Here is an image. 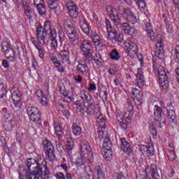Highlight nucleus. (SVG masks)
I'll return each instance as SVG.
<instances>
[{"label":"nucleus","mask_w":179,"mask_h":179,"mask_svg":"<svg viewBox=\"0 0 179 179\" xmlns=\"http://www.w3.org/2000/svg\"><path fill=\"white\" fill-rule=\"evenodd\" d=\"M43 162H44V159L41 157H39L37 160L31 158L27 160V170L29 173L28 179H40L41 177H43V175L47 176V166H44ZM43 167L45 169V172H43Z\"/></svg>","instance_id":"1"},{"label":"nucleus","mask_w":179,"mask_h":179,"mask_svg":"<svg viewBox=\"0 0 179 179\" xmlns=\"http://www.w3.org/2000/svg\"><path fill=\"white\" fill-rule=\"evenodd\" d=\"M42 32L48 33L51 41L50 48L53 52H57L58 50V41L57 40V30L51 28L50 21H46Z\"/></svg>","instance_id":"2"},{"label":"nucleus","mask_w":179,"mask_h":179,"mask_svg":"<svg viewBox=\"0 0 179 179\" xmlns=\"http://www.w3.org/2000/svg\"><path fill=\"white\" fill-rule=\"evenodd\" d=\"M64 29L66 30V34L70 43L72 45H76L79 43V36H78V31L73 27V24H72L69 19L64 20Z\"/></svg>","instance_id":"3"},{"label":"nucleus","mask_w":179,"mask_h":179,"mask_svg":"<svg viewBox=\"0 0 179 179\" xmlns=\"http://www.w3.org/2000/svg\"><path fill=\"white\" fill-rule=\"evenodd\" d=\"M80 155L83 156L85 160H87L89 163H93V155L92 154V147L90 144L86 141H83L80 143Z\"/></svg>","instance_id":"4"},{"label":"nucleus","mask_w":179,"mask_h":179,"mask_svg":"<svg viewBox=\"0 0 179 179\" xmlns=\"http://www.w3.org/2000/svg\"><path fill=\"white\" fill-rule=\"evenodd\" d=\"M27 111L30 121L34 122L36 125H38V127H40L42 122L40 110H38V108L36 107H28Z\"/></svg>","instance_id":"5"},{"label":"nucleus","mask_w":179,"mask_h":179,"mask_svg":"<svg viewBox=\"0 0 179 179\" xmlns=\"http://www.w3.org/2000/svg\"><path fill=\"white\" fill-rule=\"evenodd\" d=\"M155 120L158 124L159 128H163L166 124V119L164 118V113L160 106L155 105L154 110Z\"/></svg>","instance_id":"6"},{"label":"nucleus","mask_w":179,"mask_h":179,"mask_svg":"<svg viewBox=\"0 0 179 179\" xmlns=\"http://www.w3.org/2000/svg\"><path fill=\"white\" fill-rule=\"evenodd\" d=\"M92 48H93V47L92 46V42L87 41L86 39H84L81 42V44L80 45V50L83 57H85V58H86L87 59H90V58H92Z\"/></svg>","instance_id":"7"},{"label":"nucleus","mask_w":179,"mask_h":179,"mask_svg":"<svg viewBox=\"0 0 179 179\" xmlns=\"http://www.w3.org/2000/svg\"><path fill=\"white\" fill-rule=\"evenodd\" d=\"M43 147L45 149V155L47 156L50 162H52L55 159V149H54V145L49 140L45 139L43 142Z\"/></svg>","instance_id":"8"},{"label":"nucleus","mask_w":179,"mask_h":179,"mask_svg":"<svg viewBox=\"0 0 179 179\" xmlns=\"http://www.w3.org/2000/svg\"><path fill=\"white\" fill-rule=\"evenodd\" d=\"M1 51L4 52L7 59H10L11 62H13L15 59H16L15 51L10 48V45L8 41H3L1 43Z\"/></svg>","instance_id":"9"},{"label":"nucleus","mask_w":179,"mask_h":179,"mask_svg":"<svg viewBox=\"0 0 179 179\" xmlns=\"http://www.w3.org/2000/svg\"><path fill=\"white\" fill-rule=\"evenodd\" d=\"M108 38L113 44H122L124 42V35L120 33L113 31V32L108 34Z\"/></svg>","instance_id":"10"},{"label":"nucleus","mask_w":179,"mask_h":179,"mask_svg":"<svg viewBox=\"0 0 179 179\" xmlns=\"http://www.w3.org/2000/svg\"><path fill=\"white\" fill-rule=\"evenodd\" d=\"M116 27L120 29L122 31H124L125 34H128L129 36H136V34H138V31L135 28L131 27V25L127 22H121Z\"/></svg>","instance_id":"11"},{"label":"nucleus","mask_w":179,"mask_h":179,"mask_svg":"<svg viewBox=\"0 0 179 179\" xmlns=\"http://www.w3.org/2000/svg\"><path fill=\"white\" fill-rule=\"evenodd\" d=\"M162 38L160 34L155 35V38L154 42H157V43L155 45L156 49L155 51V54L156 57H158L159 58L162 57L164 51L163 43H162Z\"/></svg>","instance_id":"12"},{"label":"nucleus","mask_w":179,"mask_h":179,"mask_svg":"<svg viewBox=\"0 0 179 179\" xmlns=\"http://www.w3.org/2000/svg\"><path fill=\"white\" fill-rule=\"evenodd\" d=\"M158 76L162 84L169 85V78H170V72H166L164 67L160 66L158 68Z\"/></svg>","instance_id":"13"},{"label":"nucleus","mask_w":179,"mask_h":179,"mask_svg":"<svg viewBox=\"0 0 179 179\" xmlns=\"http://www.w3.org/2000/svg\"><path fill=\"white\" fill-rule=\"evenodd\" d=\"M78 23L83 33H85L87 36H89V34H90V29L89 28V24L87 23L86 18L83 16H79Z\"/></svg>","instance_id":"14"},{"label":"nucleus","mask_w":179,"mask_h":179,"mask_svg":"<svg viewBox=\"0 0 179 179\" xmlns=\"http://www.w3.org/2000/svg\"><path fill=\"white\" fill-rule=\"evenodd\" d=\"M168 111V120L170 124H176L177 122V117H176V110L172 104H169L166 107Z\"/></svg>","instance_id":"15"},{"label":"nucleus","mask_w":179,"mask_h":179,"mask_svg":"<svg viewBox=\"0 0 179 179\" xmlns=\"http://www.w3.org/2000/svg\"><path fill=\"white\" fill-rule=\"evenodd\" d=\"M124 47L127 48L128 55H129V54L136 55L138 52V45H136V43L128 40L124 43Z\"/></svg>","instance_id":"16"},{"label":"nucleus","mask_w":179,"mask_h":179,"mask_svg":"<svg viewBox=\"0 0 179 179\" xmlns=\"http://www.w3.org/2000/svg\"><path fill=\"white\" fill-rule=\"evenodd\" d=\"M132 115H134V106L132 103H129L126 104L124 114H122L120 116L127 118L128 122H130L129 118L131 119Z\"/></svg>","instance_id":"17"},{"label":"nucleus","mask_w":179,"mask_h":179,"mask_svg":"<svg viewBox=\"0 0 179 179\" xmlns=\"http://www.w3.org/2000/svg\"><path fill=\"white\" fill-rule=\"evenodd\" d=\"M117 120L120 123V127L122 129H123V131H125V129H128V125H129L131 122V118H129L130 122H128V118H125L124 117L121 115L117 116Z\"/></svg>","instance_id":"18"},{"label":"nucleus","mask_w":179,"mask_h":179,"mask_svg":"<svg viewBox=\"0 0 179 179\" xmlns=\"http://www.w3.org/2000/svg\"><path fill=\"white\" fill-rule=\"evenodd\" d=\"M120 141L122 143V150L124 152V153L129 155V153L132 152V149L131 148V143L127 141L126 138H120Z\"/></svg>","instance_id":"19"},{"label":"nucleus","mask_w":179,"mask_h":179,"mask_svg":"<svg viewBox=\"0 0 179 179\" xmlns=\"http://www.w3.org/2000/svg\"><path fill=\"white\" fill-rule=\"evenodd\" d=\"M91 38L96 47H101L103 45V43L101 41V38H100V36L99 34H97V32L95 31H92L91 32Z\"/></svg>","instance_id":"20"},{"label":"nucleus","mask_w":179,"mask_h":179,"mask_svg":"<svg viewBox=\"0 0 179 179\" xmlns=\"http://www.w3.org/2000/svg\"><path fill=\"white\" fill-rule=\"evenodd\" d=\"M33 44L38 50L39 57L40 58H44V55L45 54V50L44 49V47L43 46V44H41V42H38L37 41H33Z\"/></svg>","instance_id":"21"},{"label":"nucleus","mask_w":179,"mask_h":179,"mask_svg":"<svg viewBox=\"0 0 179 179\" xmlns=\"http://www.w3.org/2000/svg\"><path fill=\"white\" fill-rule=\"evenodd\" d=\"M145 31L148 35L149 38H150L151 41H155V38H156V34L153 31V28H152V25L149 22L145 23Z\"/></svg>","instance_id":"22"},{"label":"nucleus","mask_w":179,"mask_h":179,"mask_svg":"<svg viewBox=\"0 0 179 179\" xmlns=\"http://www.w3.org/2000/svg\"><path fill=\"white\" fill-rule=\"evenodd\" d=\"M109 16L116 27L121 23V20L120 19L119 13L117 10L111 13Z\"/></svg>","instance_id":"23"},{"label":"nucleus","mask_w":179,"mask_h":179,"mask_svg":"<svg viewBox=\"0 0 179 179\" xmlns=\"http://www.w3.org/2000/svg\"><path fill=\"white\" fill-rule=\"evenodd\" d=\"M120 15H122V16H124V17H130L133 19L134 22H136V17L135 16L134 13L131 12L127 8H123L120 12Z\"/></svg>","instance_id":"24"},{"label":"nucleus","mask_w":179,"mask_h":179,"mask_svg":"<svg viewBox=\"0 0 179 179\" xmlns=\"http://www.w3.org/2000/svg\"><path fill=\"white\" fill-rule=\"evenodd\" d=\"M39 42L43 43V44L44 45H45V44H48V43H50V40H51L50 38V34L48 32H43L41 35V36H39V38L38 39Z\"/></svg>","instance_id":"25"},{"label":"nucleus","mask_w":179,"mask_h":179,"mask_svg":"<svg viewBox=\"0 0 179 179\" xmlns=\"http://www.w3.org/2000/svg\"><path fill=\"white\" fill-rule=\"evenodd\" d=\"M69 55H71V52H64L63 50H62L60 52V54L59 55L60 59H62V62L65 63L66 64H69V62H71L70 59H69Z\"/></svg>","instance_id":"26"},{"label":"nucleus","mask_w":179,"mask_h":179,"mask_svg":"<svg viewBox=\"0 0 179 179\" xmlns=\"http://www.w3.org/2000/svg\"><path fill=\"white\" fill-rule=\"evenodd\" d=\"M77 71L78 72H80V73H87L89 72V66L85 63L78 62Z\"/></svg>","instance_id":"27"},{"label":"nucleus","mask_w":179,"mask_h":179,"mask_svg":"<svg viewBox=\"0 0 179 179\" xmlns=\"http://www.w3.org/2000/svg\"><path fill=\"white\" fill-rule=\"evenodd\" d=\"M48 5L50 10H55V13H57V8L59 5V1L58 0H48Z\"/></svg>","instance_id":"28"},{"label":"nucleus","mask_w":179,"mask_h":179,"mask_svg":"<svg viewBox=\"0 0 179 179\" xmlns=\"http://www.w3.org/2000/svg\"><path fill=\"white\" fill-rule=\"evenodd\" d=\"M104 129H106V124H99L96 133V136H98V139L99 141H101V139H103L104 137Z\"/></svg>","instance_id":"29"},{"label":"nucleus","mask_w":179,"mask_h":179,"mask_svg":"<svg viewBox=\"0 0 179 179\" xmlns=\"http://www.w3.org/2000/svg\"><path fill=\"white\" fill-rule=\"evenodd\" d=\"M84 174L83 176L85 179H90L92 176H93V171H92V168L90 166H85Z\"/></svg>","instance_id":"30"},{"label":"nucleus","mask_w":179,"mask_h":179,"mask_svg":"<svg viewBox=\"0 0 179 179\" xmlns=\"http://www.w3.org/2000/svg\"><path fill=\"white\" fill-rule=\"evenodd\" d=\"M110 58L114 61H118L121 56L120 55V52L117 51V50L113 49L111 52L109 53Z\"/></svg>","instance_id":"31"},{"label":"nucleus","mask_w":179,"mask_h":179,"mask_svg":"<svg viewBox=\"0 0 179 179\" xmlns=\"http://www.w3.org/2000/svg\"><path fill=\"white\" fill-rule=\"evenodd\" d=\"M72 129H73V134L76 136H79V135H80V134H82V128H80V127H79L78 124H76V123H73L72 125Z\"/></svg>","instance_id":"32"},{"label":"nucleus","mask_w":179,"mask_h":179,"mask_svg":"<svg viewBox=\"0 0 179 179\" xmlns=\"http://www.w3.org/2000/svg\"><path fill=\"white\" fill-rule=\"evenodd\" d=\"M6 93H8L6 85H3V83H0V99L6 97Z\"/></svg>","instance_id":"33"},{"label":"nucleus","mask_w":179,"mask_h":179,"mask_svg":"<svg viewBox=\"0 0 179 179\" xmlns=\"http://www.w3.org/2000/svg\"><path fill=\"white\" fill-rule=\"evenodd\" d=\"M69 13L71 17H73L74 19H76V17L79 16V11L78 10L77 7H73V8H70L69 10Z\"/></svg>","instance_id":"34"},{"label":"nucleus","mask_w":179,"mask_h":179,"mask_svg":"<svg viewBox=\"0 0 179 179\" xmlns=\"http://www.w3.org/2000/svg\"><path fill=\"white\" fill-rule=\"evenodd\" d=\"M113 149H105L104 153H103V157L108 162L111 160V157L113 156Z\"/></svg>","instance_id":"35"},{"label":"nucleus","mask_w":179,"mask_h":179,"mask_svg":"<svg viewBox=\"0 0 179 179\" xmlns=\"http://www.w3.org/2000/svg\"><path fill=\"white\" fill-rule=\"evenodd\" d=\"M103 148L104 149H113V143L108 138H105L103 143Z\"/></svg>","instance_id":"36"},{"label":"nucleus","mask_w":179,"mask_h":179,"mask_svg":"<svg viewBox=\"0 0 179 179\" xmlns=\"http://www.w3.org/2000/svg\"><path fill=\"white\" fill-rule=\"evenodd\" d=\"M54 127L56 135H57L59 138H62V128L59 124L55 123Z\"/></svg>","instance_id":"37"},{"label":"nucleus","mask_w":179,"mask_h":179,"mask_svg":"<svg viewBox=\"0 0 179 179\" xmlns=\"http://www.w3.org/2000/svg\"><path fill=\"white\" fill-rule=\"evenodd\" d=\"M24 10V13L27 17L30 20L33 16L34 15V10L31 9V7H29L28 8H25Z\"/></svg>","instance_id":"38"},{"label":"nucleus","mask_w":179,"mask_h":179,"mask_svg":"<svg viewBox=\"0 0 179 179\" xmlns=\"http://www.w3.org/2000/svg\"><path fill=\"white\" fill-rule=\"evenodd\" d=\"M95 170L97 173V178H104V173H103L101 166H100L99 165H96L95 166Z\"/></svg>","instance_id":"39"},{"label":"nucleus","mask_w":179,"mask_h":179,"mask_svg":"<svg viewBox=\"0 0 179 179\" xmlns=\"http://www.w3.org/2000/svg\"><path fill=\"white\" fill-rule=\"evenodd\" d=\"M13 110L15 113H19L22 110V103L20 101L14 102L13 106Z\"/></svg>","instance_id":"40"},{"label":"nucleus","mask_w":179,"mask_h":179,"mask_svg":"<svg viewBox=\"0 0 179 179\" xmlns=\"http://www.w3.org/2000/svg\"><path fill=\"white\" fill-rule=\"evenodd\" d=\"M61 94H63V96H64V100L67 103H71L72 101V100H73V97L70 96L69 94H68V92H66V91H61Z\"/></svg>","instance_id":"41"},{"label":"nucleus","mask_w":179,"mask_h":179,"mask_svg":"<svg viewBox=\"0 0 179 179\" xmlns=\"http://www.w3.org/2000/svg\"><path fill=\"white\" fill-rule=\"evenodd\" d=\"M36 8L39 15H44L45 13V4L44 3L36 6Z\"/></svg>","instance_id":"42"},{"label":"nucleus","mask_w":179,"mask_h":179,"mask_svg":"<svg viewBox=\"0 0 179 179\" xmlns=\"http://www.w3.org/2000/svg\"><path fill=\"white\" fill-rule=\"evenodd\" d=\"M106 26L108 34V33H113V31H115L113 28V26H111V22H110V20L108 19H106Z\"/></svg>","instance_id":"43"},{"label":"nucleus","mask_w":179,"mask_h":179,"mask_svg":"<svg viewBox=\"0 0 179 179\" xmlns=\"http://www.w3.org/2000/svg\"><path fill=\"white\" fill-rule=\"evenodd\" d=\"M155 153V148L153 145H148V150L145 152V156L147 157H150V156H153V154Z\"/></svg>","instance_id":"44"},{"label":"nucleus","mask_w":179,"mask_h":179,"mask_svg":"<svg viewBox=\"0 0 179 179\" xmlns=\"http://www.w3.org/2000/svg\"><path fill=\"white\" fill-rule=\"evenodd\" d=\"M66 150H73V147L75 146V143H73V140L68 139L66 141Z\"/></svg>","instance_id":"45"},{"label":"nucleus","mask_w":179,"mask_h":179,"mask_svg":"<svg viewBox=\"0 0 179 179\" xmlns=\"http://www.w3.org/2000/svg\"><path fill=\"white\" fill-rule=\"evenodd\" d=\"M167 156H168V159L169 160H170L171 162H174V160H176V152H174V150H170L167 152Z\"/></svg>","instance_id":"46"},{"label":"nucleus","mask_w":179,"mask_h":179,"mask_svg":"<svg viewBox=\"0 0 179 179\" xmlns=\"http://www.w3.org/2000/svg\"><path fill=\"white\" fill-rule=\"evenodd\" d=\"M137 86L142 89L143 86H145V77L141 76L140 78H137Z\"/></svg>","instance_id":"47"},{"label":"nucleus","mask_w":179,"mask_h":179,"mask_svg":"<svg viewBox=\"0 0 179 179\" xmlns=\"http://www.w3.org/2000/svg\"><path fill=\"white\" fill-rule=\"evenodd\" d=\"M81 99L83 100V101H87L90 106H92V98H89L86 93H82Z\"/></svg>","instance_id":"48"},{"label":"nucleus","mask_w":179,"mask_h":179,"mask_svg":"<svg viewBox=\"0 0 179 179\" xmlns=\"http://www.w3.org/2000/svg\"><path fill=\"white\" fill-rule=\"evenodd\" d=\"M76 106H77L78 110H80V113H83L85 111V105L82 104V102L80 101H77L75 103Z\"/></svg>","instance_id":"49"},{"label":"nucleus","mask_w":179,"mask_h":179,"mask_svg":"<svg viewBox=\"0 0 179 179\" xmlns=\"http://www.w3.org/2000/svg\"><path fill=\"white\" fill-rule=\"evenodd\" d=\"M13 120H10L8 122H6L4 127H6V131H12L13 129V124H12V122Z\"/></svg>","instance_id":"50"},{"label":"nucleus","mask_w":179,"mask_h":179,"mask_svg":"<svg viewBox=\"0 0 179 179\" xmlns=\"http://www.w3.org/2000/svg\"><path fill=\"white\" fill-rule=\"evenodd\" d=\"M134 1L137 3L138 8L141 9H145V8H146V3H145V1L143 0H134Z\"/></svg>","instance_id":"51"},{"label":"nucleus","mask_w":179,"mask_h":179,"mask_svg":"<svg viewBox=\"0 0 179 179\" xmlns=\"http://www.w3.org/2000/svg\"><path fill=\"white\" fill-rule=\"evenodd\" d=\"M140 91L136 88H131V94L132 96H134V97H136L137 101H140L139 98L138 97L139 96Z\"/></svg>","instance_id":"52"},{"label":"nucleus","mask_w":179,"mask_h":179,"mask_svg":"<svg viewBox=\"0 0 179 179\" xmlns=\"http://www.w3.org/2000/svg\"><path fill=\"white\" fill-rule=\"evenodd\" d=\"M66 6L69 10V9H73V8H76V4L72 1H68L66 3Z\"/></svg>","instance_id":"53"},{"label":"nucleus","mask_w":179,"mask_h":179,"mask_svg":"<svg viewBox=\"0 0 179 179\" xmlns=\"http://www.w3.org/2000/svg\"><path fill=\"white\" fill-rule=\"evenodd\" d=\"M71 44L69 43L66 42L65 44L64 45L63 50L62 51H64L66 52H71Z\"/></svg>","instance_id":"54"},{"label":"nucleus","mask_w":179,"mask_h":179,"mask_svg":"<svg viewBox=\"0 0 179 179\" xmlns=\"http://www.w3.org/2000/svg\"><path fill=\"white\" fill-rule=\"evenodd\" d=\"M83 164H85L83 159H82V157H78L76 162V165L78 166V167H80L81 166H83Z\"/></svg>","instance_id":"55"},{"label":"nucleus","mask_w":179,"mask_h":179,"mask_svg":"<svg viewBox=\"0 0 179 179\" xmlns=\"http://www.w3.org/2000/svg\"><path fill=\"white\" fill-rule=\"evenodd\" d=\"M116 179H128V175L124 172H120L117 173Z\"/></svg>","instance_id":"56"},{"label":"nucleus","mask_w":179,"mask_h":179,"mask_svg":"<svg viewBox=\"0 0 179 179\" xmlns=\"http://www.w3.org/2000/svg\"><path fill=\"white\" fill-rule=\"evenodd\" d=\"M66 38V36H65V34L64 32H59V40L61 44L65 41Z\"/></svg>","instance_id":"57"},{"label":"nucleus","mask_w":179,"mask_h":179,"mask_svg":"<svg viewBox=\"0 0 179 179\" xmlns=\"http://www.w3.org/2000/svg\"><path fill=\"white\" fill-rule=\"evenodd\" d=\"M148 148V145H140V151L142 153V155H146Z\"/></svg>","instance_id":"58"},{"label":"nucleus","mask_w":179,"mask_h":179,"mask_svg":"<svg viewBox=\"0 0 179 179\" xmlns=\"http://www.w3.org/2000/svg\"><path fill=\"white\" fill-rule=\"evenodd\" d=\"M55 177L57 179H66L65 178V175L62 172H57L55 174Z\"/></svg>","instance_id":"59"},{"label":"nucleus","mask_w":179,"mask_h":179,"mask_svg":"<svg viewBox=\"0 0 179 179\" xmlns=\"http://www.w3.org/2000/svg\"><path fill=\"white\" fill-rule=\"evenodd\" d=\"M106 9L109 15L115 10V8L113 6H107Z\"/></svg>","instance_id":"60"},{"label":"nucleus","mask_w":179,"mask_h":179,"mask_svg":"<svg viewBox=\"0 0 179 179\" xmlns=\"http://www.w3.org/2000/svg\"><path fill=\"white\" fill-rule=\"evenodd\" d=\"M41 104L42 106H44L45 107H47L48 106V102L47 101V98H45V96H42V98L41 99Z\"/></svg>","instance_id":"61"},{"label":"nucleus","mask_w":179,"mask_h":179,"mask_svg":"<svg viewBox=\"0 0 179 179\" xmlns=\"http://www.w3.org/2000/svg\"><path fill=\"white\" fill-rule=\"evenodd\" d=\"M43 33V27H38L37 29H36V36L38 37V39L39 38V37L41 36V34Z\"/></svg>","instance_id":"62"},{"label":"nucleus","mask_w":179,"mask_h":179,"mask_svg":"<svg viewBox=\"0 0 179 179\" xmlns=\"http://www.w3.org/2000/svg\"><path fill=\"white\" fill-rule=\"evenodd\" d=\"M21 3L24 9H27L30 8V6L29 5V2H27V0H22Z\"/></svg>","instance_id":"63"},{"label":"nucleus","mask_w":179,"mask_h":179,"mask_svg":"<svg viewBox=\"0 0 179 179\" xmlns=\"http://www.w3.org/2000/svg\"><path fill=\"white\" fill-rule=\"evenodd\" d=\"M175 73H176V80L179 83V67L175 69Z\"/></svg>","instance_id":"64"}]
</instances>
